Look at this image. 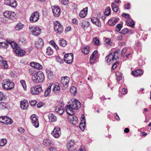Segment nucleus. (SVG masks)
Wrapping results in <instances>:
<instances>
[{"mask_svg": "<svg viewBox=\"0 0 151 151\" xmlns=\"http://www.w3.org/2000/svg\"><path fill=\"white\" fill-rule=\"evenodd\" d=\"M81 107V105L79 101L74 99L73 100L71 104L66 106V111L68 115L73 114L75 112L73 110H78Z\"/></svg>", "mask_w": 151, "mask_h": 151, "instance_id": "obj_1", "label": "nucleus"}, {"mask_svg": "<svg viewBox=\"0 0 151 151\" xmlns=\"http://www.w3.org/2000/svg\"><path fill=\"white\" fill-rule=\"evenodd\" d=\"M45 78L44 74L42 72L40 71L37 72L32 77V81L34 83H36L42 82Z\"/></svg>", "mask_w": 151, "mask_h": 151, "instance_id": "obj_2", "label": "nucleus"}, {"mask_svg": "<svg viewBox=\"0 0 151 151\" xmlns=\"http://www.w3.org/2000/svg\"><path fill=\"white\" fill-rule=\"evenodd\" d=\"M119 51L116 50L114 52L110 53L106 57V60L108 63H113L118 59Z\"/></svg>", "mask_w": 151, "mask_h": 151, "instance_id": "obj_3", "label": "nucleus"}, {"mask_svg": "<svg viewBox=\"0 0 151 151\" xmlns=\"http://www.w3.org/2000/svg\"><path fill=\"white\" fill-rule=\"evenodd\" d=\"M1 84L3 88L6 90L12 89L14 87V83L8 79L4 80Z\"/></svg>", "mask_w": 151, "mask_h": 151, "instance_id": "obj_4", "label": "nucleus"}, {"mask_svg": "<svg viewBox=\"0 0 151 151\" xmlns=\"http://www.w3.org/2000/svg\"><path fill=\"white\" fill-rule=\"evenodd\" d=\"M29 30L32 35L35 36H39L41 32V29L38 27L30 26Z\"/></svg>", "mask_w": 151, "mask_h": 151, "instance_id": "obj_5", "label": "nucleus"}, {"mask_svg": "<svg viewBox=\"0 0 151 151\" xmlns=\"http://www.w3.org/2000/svg\"><path fill=\"white\" fill-rule=\"evenodd\" d=\"M54 29L55 32L58 34L62 33L63 30V26L58 21H55L54 22Z\"/></svg>", "mask_w": 151, "mask_h": 151, "instance_id": "obj_6", "label": "nucleus"}, {"mask_svg": "<svg viewBox=\"0 0 151 151\" xmlns=\"http://www.w3.org/2000/svg\"><path fill=\"white\" fill-rule=\"evenodd\" d=\"M42 91L41 85H35L33 86L31 89V93L33 95H38Z\"/></svg>", "mask_w": 151, "mask_h": 151, "instance_id": "obj_7", "label": "nucleus"}, {"mask_svg": "<svg viewBox=\"0 0 151 151\" xmlns=\"http://www.w3.org/2000/svg\"><path fill=\"white\" fill-rule=\"evenodd\" d=\"M3 14L5 17L12 20L14 19L16 15L14 12L9 11H4Z\"/></svg>", "mask_w": 151, "mask_h": 151, "instance_id": "obj_8", "label": "nucleus"}, {"mask_svg": "<svg viewBox=\"0 0 151 151\" xmlns=\"http://www.w3.org/2000/svg\"><path fill=\"white\" fill-rule=\"evenodd\" d=\"M31 122L33 125L36 128L39 126V122L38 116L36 114H32L30 117Z\"/></svg>", "mask_w": 151, "mask_h": 151, "instance_id": "obj_9", "label": "nucleus"}, {"mask_svg": "<svg viewBox=\"0 0 151 151\" xmlns=\"http://www.w3.org/2000/svg\"><path fill=\"white\" fill-rule=\"evenodd\" d=\"M51 134L55 138H59L61 134L60 128L58 126L55 127L51 132Z\"/></svg>", "mask_w": 151, "mask_h": 151, "instance_id": "obj_10", "label": "nucleus"}, {"mask_svg": "<svg viewBox=\"0 0 151 151\" xmlns=\"http://www.w3.org/2000/svg\"><path fill=\"white\" fill-rule=\"evenodd\" d=\"M73 59V55L72 53L65 54L64 56V61L68 64L72 63Z\"/></svg>", "mask_w": 151, "mask_h": 151, "instance_id": "obj_11", "label": "nucleus"}, {"mask_svg": "<svg viewBox=\"0 0 151 151\" xmlns=\"http://www.w3.org/2000/svg\"><path fill=\"white\" fill-rule=\"evenodd\" d=\"M40 17L39 13L37 11L33 12L32 14L29 19L31 22H35L38 20Z\"/></svg>", "mask_w": 151, "mask_h": 151, "instance_id": "obj_12", "label": "nucleus"}, {"mask_svg": "<svg viewBox=\"0 0 151 151\" xmlns=\"http://www.w3.org/2000/svg\"><path fill=\"white\" fill-rule=\"evenodd\" d=\"M52 9L54 16L55 17H58L61 13V10L60 7L55 6L52 7Z\"/></svg>", "mask_w": 151, "mask_h": 151, "instance_id": "obj_13", "label": "nucleus"}, {"mask_svg": "<svg viewBox=\"0 0 151 151\" xmlns=\"http://www.w3.org/2000/svg\"><path fill=\"white\" fill-rule=\"evenodd\" d=\"M4 4L13 8H16L17 6L16 0H4Z\"/></svg>", "mask_w": 151, "mask_h": 151, "instance_id": "obj_14", "label": "nucleus"}, {"mask_svg": "<svg viewBox=\"0 0 151 151\" xmlns=\"http://www.w3.org/2000/svg\"><path fill=\"white\" fill-rule=\"evenodd\" d=\"M70 81V78L68 77L65 76L61 78V82L65 89L68 87Z\"/></svg>", "mask_w": 151, "mask_h": 151, "instance_id": "obj_15", "label": "nucleus"}, {"mask_svg": "<svg viewBox=\"0 0 151 151\" xmlns=\"http://www.w3.org/2000/svg\"><path fill=\"white\" fill-rule=\"evenodd\" d=\"M69 115V116H68V119L70 123L74 125L78 124V118L73 114Z\"/></svg>", "mask_w": 151, "mask_h": 151, "instance_id": "obj_16", "label": "nucleus"}, {"mask_svg": "<svg viewBox=\"0 0 151 151\" xmlns=\"http://www.w3.org/2000/svg\"><path fill=\"white\" fill-rule=\"evenodd\" d=\"M15 53L18 56H24L26 54V52L24 50L22 49L20 47H17L14 50Z\"/></svg>", "mask_w": 151, "mask_h": 151, "instance_id": "obj_17", "label": "nucleus"}, {"mask_svg": "<svg viewBox=\"0 0 151 151\" xmlns=\"http://www.w3.org/2000/svg\"><path fill=\"white\" fill-rule=\"evenodd\" d=\"M55 112L59 115H62L64 112V108L60 104L58 105L55 109Z\"/></svg>", "mask_w": 151, "mask_h": 151, "instance_id": "obj_18", "label": "nucleus"}, {"mask_svg": "<svg viewBox=\"0 0 151 151\" xmlns=\"http://www.w3.org/2000/svg\"><path fill=\"white\" fill-rule=\"evenodd\" d=\"M81 122L79 124V127L81 130L83 131L85 129L86 122L84 115L83 114L81 115Z\"/></svg>", "mask_w": 151, "mask_h": 151, "instance_id": "obj_19", "label": "nucleus"}, {"mask_svg": "<svg viewBox=\"0 0 151 151\" xmlns=\"http://www.w3.org/2000/svg\"><path fill=\"white\" fill-rule=\"evenodd\" d=\"M97 52L98 51L97 50H95L91 55L90 59V63L91 64H92L94 63L98 55Z\"/></svg>", "mask_w": 151, "mask_h": 151, "instance_id": "obj_20", "label": "nucleus"}, {"mask_svg": "<svg viewBox=\"0 0 151 151\" xmlns=\"http://www.w3.org/2000/svg\"><path fill=\"white\" fill-rule=\"evenodd\" d=\"M30 65L31 67L38 70H42L43 68L42 66V65L40 63L37 62H32L30 63Z\"/></svg>", "mask_w": 151, "mask_h": 151, "instance_id": "obj_21", "label": "nucleus"}, {"mask_svg": "<svg viewBox=\"0 0 151 151\" xmlns=\"http://www.w3.org/2000/svg\"><path fill=\"white\" fill-rule=\"evenodd\" d=\"M29 106V104L27 100H24L20 102V107L22 109L26 110Z\"/></svg>", "mask_w": 151, "mask_h": 151, "instance_id": "obj_22", "label": "nucleus"}, {"mask_svg": "<svg viewBox=\"0 0 151 151\" xmlns=\"http://www.w3.org/2000/svg\"><path fill=\"white\" fill-rule=\"evenodd\" d=\"M92 22L94 24L96 25L98 27H100L101 24L98 18L96 17H92L91 19Z\"/></svg>", "mask_w": 151, "mask_h": 151, "instance_id": "obj_23", "label": "nucleus"}, {"mask_svg": "<svg viewBox=\"0 0 151 151\" xmlns=\"http://www.w3.org/2000/svg\"><path fill=\"white\" fill-rule=\"evenodd\" d=\"M53 85V83H50L47 88L45 90L44 92V96L45 97L48 96H50L51 92V87Z\"/></svg>", "mask_w": 151, "mask_h": 151, "instance_id": "obj_24", "label": "nucleus"}, {"mask_svg": "<svg viewBox=\"0 0 151 151\" xmlns=\"http://www.w3.org/2000/svg\"><path fill=\"white\" fill-rule=\"evenodd\" d=\"M87 13L88 7H86L81 11L79 14V16L81 18H84L87 15Z\"/></svg>", "mask_w": 151, "mask_h": 151, "instance_id": "obj_25", "label": "nucleus"}, {"mask_svg": "<svg viewBox=\"0 0 151 151\" xmlns=\"http://www.w3.org/2000/svg\"><path fill=\"white\" fill-rule=\"evenodd\" d=\"M60 90L59 84L58 82L55 83L53 86V91L55 93H58L60 91Z\"/></svg>", "mask_w": 151, "mask_h": 151, "instance_id": "obj_26", "label": "nucleus"}, {"mask_svg": "<svg viewBox=\"0 0 151 151\" xmlns=\"http://www.w3.org/2000/svg\"><path fill=\"white\" fill-rule=\"evenodd\" d=\"M58 44L62 47H65L67 45V41L62 38L60 39L58 41Z\"/></svg>", "mask_w": 151, "mask_h": 151, "instance_id": "obj_27", "label": "nucleus"}, {"mask_svg": "<svg viewBox=\"0 0 151 151\" xmlns=\"http://www.w3.org/2000/svg\"><path fill=\"white\" fill-rule=\"evenodd\" d=\"M143 71L141 69H138L133 71L132 72V75L135 76H138L143 73Z\"/></svg>", "mask_w": 151, "mask_h": 151, "instance_id": "obj_28", "label": "nucleus"}, {"mask_svg": "<svg viewBox=\"0 0 151 151\" xmlns=\"http://www.w3.org/2000/svg\"><path fill=\"white\" fill-rule=\"evenodd\" d=\"M3 124H10L12 123V120L9 117L6 116H4Z\"/></svg>", "mask_w": 151, "mask_h": 151, "instance_id": "obj_29", "label": "nucleus"}, {"mask_svg": "<svg viewBox=\"0 0 151 151\" xmlns=\"http://www.w3.org/2000/svg\"><path fill=\"white\" fill-rule=\"evenodd\" d=\"M46 71L47 78L49 79H52L53 78L54 74L51 70L48 69H47Z\"/></svg>", "mask_w": 151, "mask_h": 151, "instance_id": "obj_30", "label": "nucleus"}, {"mask_svg": "<svg viewBox=\"0 0 151 151\" xmlns=\"http://www.w3.org/2000/svg\"><path fill=\"white\" fill-rule=\"evenodd\" d=\"M36 47L38 48L41 47L43 45V42L41 38H39L35 42Z\"/></svg>", "mask_w": 151, "mask_h": 151, "instance_id": "obj_31", "label": "nucleus"}, {"mask_svg": "<svg viewBox=\"0 0 151 151\" xmlns=\"http://www.w3.org/2000/svg\"><path fill=\"white\" fill-rule=\"evenodd\" d=\"M49 120L51 122H55L57 120V117L54 115L50 114L48 115Z\"/></svg>", "mask_w": 151, "mask_h": 151, "instance_id": "obj_32", "label": "nucleus"}, {"mask_svg": "<svg viewBox=\"0 0 151 151\" xmlns=\"http://www.w3.org/2000/svg\"><path fill=\"white\" fill-rule=\"evenodd\" d=\"M119 20V19L118 18H116L113 19H110L108 20V24L110 25H114Z\"/></svg>", "mask_w": 151, "mask_h": 151, "instance_id": "obj_33", "label": "nucleus"}, {"mask_svg": "<svg viewBox=\"0 0 151 151\" xmlns=\"http://www.w3.org/2000/svg\"><path fill=\"white\" fill-rule=\"evenodd\" d=\"M24 26V24L21 22L17 23L15 26V29L17 31H19L23 28Z\"/></svg>", "mask_w": 151, "mask_h": 151, "instance_id": "obj_34", "label": "nucleus"}, {"mask_svg": "<svg viewBox=\"0 0 151 151\" xmlns=\"http://www.w3.org/2000/svg\"><path fill=\"white\" fill-rule=\"evenodd\" d=\"M75 142L73 140H71L68 142L67 145V148L68 150L73 147L75 145Z\"/></svg>", "mask_w": 151, "mask_h": 151, "instance_id": "obj_35", "label": "nucleus"}, {"mask_svg": "<svg viewBox=\"0 0 151 151\" xmlns=\"http://www.w3.org/2000/svg\"><path fill=\"white\" fill-rule=\"evenodd\" d=\"M53 53V49L50 47H48L47 48L46 54L48 56H51Z\"/></svg>", "mask_w": 151, "mask_h": 151, "instance_id": "obj_36", "label": "nucleus"}, {"mask_svg": "<svg viewBox=\"0 0 151 151\" xmlns=\"http://www.w3.org/2000/svg\"><path fill=\"white\" fill-rule=\"evenodd\" d=\"M81 51L83 54H87L89 52V47H84L82 48Z\"/></svg>", "mask_w": 151, "mask_h": 151, "instance_id": "obj_37", "label": "nucleus"}, {"mask_svg": "<svg viewBox=\"0 0 151 151\" xmlns=\"http://www.w3.org/2000/svg\"><path fill=\"white\" fill-rule=\"evenodd\" d=\"M126 23L127 25L132 28H133L134 24V22L133 21L132 19H130L129 20H127L126 21Z\"/></svg>", "mask_w": 151, "mask_h": 151, "instance_id": "obj_38", "label": "nucleus"}, {"mask_svg": "<svg viewBox=\"0 0 151 151\" xmlns=\"http://www.w3.org/2000/svg\"><path fill=\"white\" fill-rule=\"evenodd\" d=\"M76 88L74 86H72L70 89V92L72 95H76Z\"/></svg>", "mask_w": 151, "mask_h": 151, "instance_id": "obj_39", "label": "nucleus"}, {"mask_svg": "<svg viewBox=\"0 0 151 151\" xmlns=\"http://www.w3.org/2000/svg\"><path fill=\"white\" fill-rule=\"evenodd\" d=\"M90 25L89 22L87 21H86L82 23L81 26L83 28L88 27Z\"/></svg>", "mask_w": 151, "mask_h": 151, "instance_id": "obj_40", "label": "nucleus"}, {"mask_svg": "<svg viewBox=\"0 0 151 151\" xmlns=\"http://www.w3.org/2000/svg\"><path fill=\"white\" fill-rule=\"evenodd\" d=\"M111 7L114 12H118V8L116 4L114 3H112L111 4Z\"/></svg>", "mask_w": 151, "mask_h": 151, "instance_id": "obj_41", "label": "nucleus"}, {"mask_svg": "<svg viewBox=\"0 0 151 151\" xmlns=\"http://www.w3.org/2000/svg\"><path fill=\"white\" fill-rule=\"evenodd\" d=\"M0 65H1V67L4 69H6L8 67L7 62L4 60Z\"/></svg>", "mask_w": 151, "mask_h": 151, "instance_id": "obj_42", "label": "nucleus"}, {"mask_svg": "<svg viewBox=\"0 0 151 151\" xmlns=\"http://www.w3.org/2000/svg\"><path fill=\"white\" fill-rule=\"evenodd\" d=\"M111 9L109 7H107L106 8L104 14L105 15L108 16L111 14Z\"/></svg>", "mask_w": 151, "mask_h": 151, "instance_id": "obj_43", "label": "nucleus"}, {"mask_svg": "<svg viewBox=\"0 0 151 151\" xmlns=\"http://www.w3.org/2000/svg\"><path fill=\"white\" fill-rule=\"evenodd\" d=\"M7 140L5 139H0V146L2 147L5 145L6 144Z\"/></svg>", "mask_w": 151, "mask_h": 151, "instance_id": "obj_44", "label": "nucleus"}, {"mask_svg": "<svg viewBox=\"0 0 151 151\" xmlns=\"http://www.w3.org/2000/svg\"><path fill=\"white\" fill-rule=\"evenodd\" d=\"M51 144V141L49 139H45L43 140V144L44 145L47 146Z\"/></svg>", "mask_w": 151, "mask_h": 151, "instance_id": "obj_45", "label": "nucleus"}, {"mask_svg": "<svg viewBox=\"0 0 151 151\" xmlns=\"http://www.w3.org/2000/svg\"><path fill=\"white\" fill-rule=\"evenodd\" d=\"M50 45H52L56 50H59V48L58 45L56 44L55 42L53 40H51L50 42Z\"/></svg>", "mask_w": 151, "mask_h": 151, "instance_id": "obj_46", "label": "nucleus"}, {"mask_svg": "<svg viewBox=\"0 0 151 151\" xmlns=\"http://www.w3.org/2000/svg\"><path fill=\"white\" fill-rule=\"evenodd\" d=\"M50 45H52L56 50H59V48L58 45L56 44L55 42L53 40H51L50 42Z\"/></svg>", "mask_w": 151, "mask_h": 151, "instance_id": "obj_47", "label": "nucleus"}, {"mask_svg": "<svg viewBox=\"0 0 151 151\" xmlns=\"http://www.w3.org/2000/svg\"><path fill=\"white\" fill-rule=\"evenodd\" d=\"M93 44L96 45H97L99 44V39L97 37H94L93 39Z\"/></svg>", "mask_w": 151, "mask_h": 151, "instance_id": "obj_48", "label": "nucleus"}, {"mask_svg": "<svg viewBox=\"0 0 151 151\" xmlns=\"http://www.w3.org/2000/svg\"><path fill=\"white\" fill-rule=\"evenodd\" d=\"M8 46L6 42H0V47L7 48Z\"/></svg>", "mask_w": 151, "mask_h": 151, "instance_id": "obj_49", "label": "nucleus"}, {"mask_svg": "<svg viewBox=\"0 0 151 151\" xmlns=\"http://www.w3.org/2000/svg\"><path fill=\"white\" fill-rule=\"evenodd\" d=\"M10 44L13 48L15 50L17 48V47H19V46H18V45L14 42H10Z\"/></svg>", "mask_w": 151, "mask_h": 151, "instance_id": "obj_50", "label": "nucleus"}, {"mask_svg": "<svg viewBox=\"0 0 151 151\" xmlns=\"http://www.w3.org/2000/svg\"><path fill=\"white\" fill-rule=\"evenodd\" d=\"M20 83L22 84L24 90L25 91L27 90V86L26 85L25 81L24 80H21Z\"/></svg>", "mask_w": 151, "mask_h": 151, "instance_id": "obj_51", "label": "nucleus"}, {"mask_svg": "<svg viewBox=\"0 0 151 151\" xmlns=\"http://www.w3.org/2000/svg\"><path fill=\"white\" fill-rule=\"evenodd\" d=\"M123 27L122 24H118L116 27V30L117 32H119L120 31L122 28Z\"/></svg>", "mask_w": 151, "mask_h": 151, "instance_id": "obj_52", "label": "nucleus"}, {"mask_svg": "<svg viewBox=\"0 0 151 151\" xmlns=\"http://www.w3.org/2000/svg\"><path fill=\"white\" fill-rule=\"evenodd\" d=\"M122 16L123 17H125V18L127 19V20L132 19L130 17L129 15L128 14L123 13L122 14Z\"/></svg>", "mask_w": 151, "mask_h": 151, "instance_id": "obj_53", "label": "nucleus"}, {"mask_svg": "<svg viewBox=\"0 0 151 151\" xmlns=\"http://www.w3.org/2000/svg\"><path fill=\"white\" fill-rule=\"evenodd\" d=\"M6 107V104L4 102H0V109H4Z\"/></svg>", "mask_w": 151, "mask_h": 151, "instance_id": "obj_54", "label": "nucleus"}, {"mask_svg": "<svg viewBox=\"0 0 151 151\" xmlns=\"http://www.w3.org/2000/svg\"><path fill=\"white\" fill-rule=\"evenodd\" d=\"M129 32V30L127 28H124L121 32V33L123 35H125L128 33Z\"/></svg>", "mask_w": 151, "mask_h": 151, "instance_id": "obj_55", "label": "nucleus"}, {"mask_svg": "<svg viewBox=\"0 0 151 151\" xmlns=\"http://www.w3.org/2000/svg\"><path fill=\"white\" fill-rule=\"evenodd\" d=\"M119 64V63L118 62H116L113 64L112 66V69L114 70L115 69L116 67Z\"/></svg>", "mask_w": 151, "mask_h": 151, "instance_id": "obj_56", "label": "nucleus"}, {"mask_svg": "<svg viewBox=\"0 0 151 151\" xmlns=\"http://www.w3.org/2000/svg\"><path fill=\"white\" fill-rule=\"evenodd\" d=\"M111 43V41L109 38H107L106 39L105 41V44L106 45H110Z\"/></svg>", "mask_w": 151, "mask_h": 151, "instance_id": "obj_57", "label": "nucleus"}, {"mask_svg": "<svg viewBox=\"0 0 151 151\" xmlns=\"http://www.w3.org/2000/svg\"><path fill=\"white\" fill-rule=\"evenodd\" d=\"M116 74L117 77V80L118 81H120L122 79V76L119 75L118 76V74H119V72H117L116 73Z\"/></svg>", "mask_w": 151, "mask_h": 151, "instance_id": "obj_58", "label": "nucleus"}, {"mask_svg": "<svg viewBox=\"0 0 151 151\" xmlns=\"http://www.w3.org/2000/svg\"><path fill=\"white\" fill-rule=\"evenodd\" d=\"M44 105V103L42 102H40L37 104V106L38 108H40L43 106Z\"/></svg>", "mask_w": 151, "mask_h": 151, "instance_id": "obj_59", "label": "nucleus"}, {"mask_svg": "<svg viewBox=\"0 0 151 151\" xmlns=\"http://www.w3.org/2000/svg\"><path fill=\"white\" fill-rule=\"evenodd\" d=\"M37 103V101H31L30 102V105L32 106H35Z\"/></svg>", "mask_w": 151, "mask_h": 151, "instance_id": "obj_60", "label": "nucleus"}, {"mask_svg": "<svg viewBox=\"0 0 151 151\" xmlns=\"http://www.w3.org/2000/svg\"><path fill=\"white\" fill-rule=\"evenodd\" d=\"M18 130L20 133H23L24 132V129L22 127H19L18 129Z\"/></svg>", "mask_w": 151, "mask_h": 151, "instance_id": "obj_61", "label": "nucleus"}, {"mask_svg": "<svg viewBox=\"0 0 151 151\" xmlns=\"http://www.w3.org/2000/svg\"><path fill=\"white\" fill-rule=\"evenodd\" d=\"M61 1L64 5H67L69 2L68 0H62Z\"/></svg>", "mask_w": 151, "mask_h": 151, "instance_id": "obj_62", "label": "nucleus"}, {"mask_svg": "<svg viewBox=\"0 0 151 151\" xmlns=\"http://www.w3.org/2000/svg\"><path fill=\"white\" fill-rule=\"evenodd\" d=\"M127 92V88H123L122 89V93L123 94H125Z\"/></svg>", "mask_w": 151, "mask_h": 151, "instance_id": "obj_63", "label": "nucleus"}, {"mask_svg": "<svg viewBox=\"0 0 151 151\" xmlns=\"http://www.w3.org/2000/svg\"><path fill=\"white\" fill-rule=\"evenodd\" d=\"M4 96L3 93L0 92V101H2L4 99Z\"/></svg>", "mask_w": 151, "mask_h": 151, "instance_id": "obj_64", "label": "nucleus"}]
</instances>
